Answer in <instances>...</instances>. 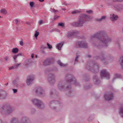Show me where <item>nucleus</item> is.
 I'll list each match as a JSON object with an SVG mask.
<instances>
[{
    "instance_id": "35",
    "label": "nucleus",
    "mask_w": 123,
    "mask_h": 123,
    "mask_svg": "<svg viewBox=\"0 0 123 123\" xmlns=\"http://www.w3.org/2000/svg\"><path fill=\"white\" fill-rule=\"evenodd\" d=\"M18 50V49L17 48H13L12 50V52L14 53H17Z\"/></svg>"
},
{
    "instance_id": "52",
    "label": "nucleus",
    "mask_w": 123,
    "mask_h": 123,
    "mask_svg": "<svg viewBox=\"0 0 123 123\" xmlns=\"http://www.w3.org/2000/svg\"><path fill=\"white\" fill-rule=\"evenodd\" d=\"M20 44L21 46L23 45V42L22 41H21L20 42Z\"/></svg>"
},
{
    "instance_id": "62",
    "label": "nucleus",
    "mask_w": 123,
    "mask_h": 123,
    "mask_svg": "<svg viewBox=\"0 0 123 123\" xmlns=\"http://www.w3.org/2000/svg\"><path fill=\"white\" fill-rule=\"evenodd\" d=\"M117 45L118 46L119 48L120 49L121 48V47H120V45L118 43L117 44Z\"/></svg>"
},
{
    "instance_id": "64",
    "label": "nucleus",
    "mask_w": 123,
    "mask_h": 123,
    "mask_svg": "<svg viewBox=\"0 0 123 123\" xmlns=\"http://www.w3.org/2000/svg\"><path fill=\"white\" fill-rule=\"evenodd\" d=\"M8 84V83L7 82V83L6 84H5V85L6 86H7V85Z\"/></svg>"
},
{
    "instance_id": "32",
    "label": "nucleus",
    "mask_w": 123,
    "mask_h": 123,
    "mask_svg": "<svg viewBox=\"0 0 123 123\" xmlns=\"http://www.w3.org/2000/svg\"><path fill=\"white\" fill-rule=\"evenodd\" d=\"M49 62L50 64L53 63H54V60L53 58H49L48 59Z\"/></svg>"
},
{
    "instance_id": "40",
    "label": "nucleus",
    "mask_w": 123,
    "mask_h": 123,
    "mask_svg": "<svg viewBox=\"0 0 123 123\" xmlns=\"http://www.w3.org/2000/svg\"><path fill=\"white\" fill-rule=\"evenodd\" d=\"M47 45L48 48L49 49H51L52 48V46L51 45L49 44L48 43H47Z\"/></svg>"
},
{
    "instance_id": "8",
    "label": "nucleus",
    "mask_w": 123,
    "mask_h": 123,
    "mask_svg": "<svg viewBox=\"0 0 123 123\" xmlns=\"http://www.w3.org/2000/svg\"><path fill=\"white\" fill-rule=\"evenodd\" d=\"M33 91L36 94L39 95L41 96H43L45 95L44 90L40 86H38L35 88L33 89Z\"/></svg>"
},
{
    "instance_id": "12",
    "label": "nucleus",
    "mask_w": 123,
    "mask_h": 123,
    "mask_svg": "<svg viewBox=\"0 0 123 123\" xmlns=\"http://www.w3.org/2000/svg\"><path fill=\"white\" fill-rule=\"evenodd\" d=\"M100 75L102 78H105L108 79L110 78V74L107 71V70L104 69L101 71V73Z\"/></svg>"
},
{
    "instance_id": "25",
    "label": "nucleus",
    "mask_w": 123,
    "mask_h": 123,
    "mask_svg": "<svg viewBox=\"0 0 123 123\" xmlns=\"http://www.w3.org/2000/svg\"><path fill=\"white\" fill-rule=\"evenodd\" d=\"M81 16L84 18V19L86 21V20H90V16L87 15H85Z\"/></svg>"
},
{
    "instance_id": "29",
    "label": "nucleus",
    "mask_w": 123,
    "mask_h": 123,
    "mask_svg": "<svg viewBox=\"0 0 123 123\" xmlns=\"http://www.w3.org/2000/svg\"><path fill=\"white\" fill-rule=\"evenodd\" d=\"M57 63L61 67H65L67 65L66 64H64L62 63L60 60L57 61Z\"/></svg>"
},
{
    "instance_id": "16",
    "label": "nucleus",
    "mask_w": 123,
    "mask_h": 123,
    "mask_svg": "<svg viewBox=\"0 0 123 123\" xmlns=\"http://www.w3.org/2000/svg\"><path fill=\"white\" fill-rule=\"evenodd\" d=\"M93 81L94 83L96 84H98L100 82V80L98 78L97 75H95L93 77Z\"/></svg>"
},
{
    "instance_id": "21",
    "label": "nucleus",
    "mask_w": 123,
    "mask_h": 123,
    "mask_svg": "<svg viewBox=\"0 0 123 123\" xmlns=\"http://www.w3.org/2000/svg\"><path fill=\"white\" fill-rule=\"evenodd\" d=\"M114 75L115 78H113L112 80L113 82L116 79V78H122L123 77V76L120 74L116 73Z\"/></svg>"
},
{
    "instance_id": "2",
    "label": "nucleus",
    "mask_w": 123,
    "mask_h": 123,
    "mask_svg": "<svg viewBox=\"0 0 123 123\" xmlns=\"http://www.w3.org/2000/svg\"><path fill=\"white\" fill-rule=\"evenodd\" d=\"M65 81L61 80L59 81L57 87L61 91H67L66 94L69 96H72V93L70 90L71 87L70 86H66V84Z\"/></svg>"
},
{
    "instance_id": "6",
    "label": "nucleus",
    "mask_w": 123,
    "mask_h": 123,
    "mask_svg": "<svg viewBox=\"0 0 123 123\" xmlns=\"http://www.w3.org/2000/svg\"><path fill=\"white\" fill-rule=\"evenodd\" d=\"M31 101L33 104L39 108L42 109L45 107L44 103L39 99L37 98H33L32 99Z\"/></svg>"
},
{
    "instance_id": "43",
    "label": "nucleus",
    "mask_w": 123,
    "mask_h": 123,
    "mask_svg": "<svg viewBox=\"0 0 123 123\" xmlns=\"http://www.w3.org/2000/svg\"><path fill=\"white\" fill-rule=\"evenodd\" d=\"M20 64V63L14 66V69L17 68Z\"/></svg>"
},
{
    "instance_id": "54",
    "label": "nucleus",
    "mask_w": 123,
    "mask_h": 123,
    "mask_svg": "<svg viewBox=\"0 0 123 123\" xmlns=\"http://www.w3.org/2000/svg\"><path fill=\"white\" fill-rule=\"evenodd\" d=\"M42 22H43V21L42 20H41L39 21V22H38V23H39V24H40V25L42 23Z\"/></svg>"
},
{
    "instance_id": "11",
    "label": "nucleus",
    "mask_w": 123,
    "mask_h": 123,
    "mask_svg": "<svg viewBox=\"0 0 123 123\" xmlns=\"http://www.w3.org/2000/svg\"><path fill=\"white\" fill-rule=\"evenodd\" d=\"M47 80L49 84H53L55 81V77L54 74L51 73L49 74L47 77Z\"/></svg>"
},
{
    "instance_id": "17",
    "label": "nucleus",
    "mask_w": 123,
    "mask_h": 123,
    "mask_svg": "<svg viewBox=\"0 0 123 123\" xmlns=\"http://www.w3.org/2000/svg\"><path fill=\"white\" fill-rule=\"evenodd\" d=\"M57 102L55 100H51L49 104V106L50 107L53 109L55 108V106Z\"/></svg>"
},
{
    "instance_id": "49",
    "label": "nucleus",
    "mask_w": 123,
    "mask_h": 123,
    "mask_svg": "<svg viewBox=\"0 0 123 123\" xmlns=\"http://www.w3.org/2000/svg\"><path fill=\"white\" fill-rule=\"evenodd\" d=\"M14 23H15L16 24H17L18 23V21L17 19H15L14 21Z\"/></svg>"
},
{
    "instance_id": "24",
    "label": "nucleus",
    "mask_w": 123,
    "mask_h": 123,
    "mask_svg": "<svg viewBox=\"0 0 123 123\" xmlns=\"http://www.w3.org/2000/svg\"><path fill=\"white\" fill-rule=\"evenodd\" d=\"M63 43L62 42H61L60 43L57 44L56 45V47L59 50H60L61 48L63 45Z\"/></svg>"
},
{
    "instance_id": "42",
    "label": "nucleus",
    "mask_w": 123,
    "mask_h": 123,
    "mask_svg": "<svg viewBox=\"0 0 123 123\" xmlns=\"http://www.w3.org/2000/svg\"><path fill=\"white\" fill-rule=\"evenodd\" d=\"M79 55H76V57L75 58V63H74V64H75V63H76V62L78 60L77 59L79 57Z\"/></svg>"
},
{
    "instance_id": "18",
    "label": "nucleus",
    "mask_w": 123,
    "mask_h": 123,
    "mask_svg": "<svg viewBox=\"0 0 123 123\" xmlns=\"http://www.w3.org/2000/svg\"><path fill=\"white\" fill-rule=\"evenodd\" d=\"M116 9L119 11H123V5L122 4L116 6H115Z\"/></svg>"
},
{
    "instance_id": "46",
    "label": "nucleus",
    "mask_w": 123,
    "mask_h": 123,
    "mask_svg": "<svg viewBox=\"0 0 123 123\" xmlns=\"http://www.w3.org/2000/svg\"><path fill=\"white\" fill-rule=\"evenodd\" d=\"M91 87L90 86H85V88L86 89H88L90 88Z\"/></svg>"
},
{
    "instance_id": "48",
    "label": "nucleus",
    "mask_w": 123,
    "mask_h": 123,
    "mask_svg": "<svg viewBox=\"0 0 123 123\" xmlns=\"http://www.w3.org/2000/svg\"><path fill=\"white\" fill-rule=\"evenodd\" d=\"M12 90L14 93H17L18 91L16 89H12Z\"/></svg>"
},
{
    "instance_id": "39",
    "label": "nucleus",
    "mask_w": 123,
    "mask_h": 123,
    "mask_svg": "<svg viewBox=\"0 0 123 123\" xmlns=\"http://www.w3.org/2000/svg\"><path fill=\"white\" fill-rule=\"evenodd\" d=\"M65 24L62 22H61L59 23L58 24V26L62 27H64V26Z\"/></svg>"
},
{
    "instance_id": "19",
    "label": "nucleus",
    "mask_w": 123,
    "mask_h": 123,
    "mask_svg": "<svg viewBox=\"0 0 123 123\" xmlns=\"http://www.w3.org/2000/svg\"><path fill=\"white\" fill-rule=\"evenodd\" d=\"M28 119L25 117H24L22 118L21 119V123H28Z\"/></svg>"
},
{
    "instance_id": "50",
    "label": "nucleus",
    "mask_w": 123,
    "mask_h": 123,
    "mask_svg": "<svg viewBox=\"0 0 123 123\" xmlns=\"http://www.w3.org/2000/svg\"><path fill=\"white\" fill-rule=\"evenodd\" d=\"M79 12V11L78 10H75L73 11L72 12V13L73 14H74L77 13Z\"/></svg>"
},
{
    "instance_id": "3",
    "label": "nucleus",
    "mask_w": 123,
    "mask_h": 123,
    "mask_svg": "<svg viewBox=\"0 0 123 123\" xmlns=\"http://www.w3.org/2000/svg\"><path fill=\"white\" fill-rule=\"evenodd\" d=\"M96 59H100L105 64H107L109 62L112 61L113 58L110 55H106L105 53L101 52L99 56H96L95 57Z\"/></svg>"
},
{
    "instance_id": "13",
    "label": "nucleus",
    "mask_w": 123,
    "mask_h": 123,
    "mask_svg": "<svg viewBox=\"0 0 123 123\" xmlns=\"http://www.w3.org/2000/svg\"><path fill=\"white\" fill-rule=\"evenodd\" d=\"M113 97V95L112 92L106 93L104 95L105 99L108 101H109L112 99Z\"/></svg>"
},
{
    "instance_id": "23",
    "label": "nucleus",
    "mask_w": 123,
    "mask_h": 123,
    "mask_svg": "<svg viewBox=\"0 0 123 123\" xmlns=\"http://www.w3.org/2000/svg\"><path fill=\"white\" fill-rule=\"evenodd\" d=\"M73 33L72 32V31H69L68 32L67 35L68 37L69 38H71L74 36Z\"/></svg>"
},
{
    "instance_id": "34",
    "label": "nucleus",
    "mask_w": 123,
    "mask_h": 123,
    "mask_svg": "<svg viewBox=\"0 0 123 123\" xmlns=\"http://www.w3.org/2000/svg\"><path fill=\"white\" fill-rule=\"evenodd\" d=\"M72 32L73 33V35L74 36H77L79 34V32L75 30L74 31H72Z\"/></svg>"
},
{
    "instance_id": "27",
    "label": "nucleus",
    "mask_w": 123,
    "mask_h": 123,
    "mask_svg": "<svg viewBox=\"0 0 123 123\" xmlns=\"http://www.w3.org/2000/svg\"><path fill=\"white\" fill-rule=\"evenodd\" d=\"M119 61L122 68L123 69V56L120 57Z\"/></svg>"
},
{
    "instance_id": "37",
    "label": "nucleus",
    "mask_w": 123,
    "mask_h": 123,
    "mask_svg": "<svg viewBox=\"0 0 123 123\" xmlns=\"http://www.w3.org/2000/svg\"><path fill=\"white\" fill-rule=\"evenodd\" d=\"M30 5L31 7L32 8L34 7L35 4L33 2L31 1L30 3Z\"/></svg>"
},
{
    "instance_id": "31",
    "label": "nucleus",
    "mask_w": 123,
    "mask_h": 123,
    "mask_svg": "<svg viewBox=\"0 0 123 123\" xmlns=\"http://www.w3.org/2000/svg\"><path fill=\"white\" fill-rule=\"evenodd\" d=\"M43 64L44 65L46 66L50 65L48 59L45 60L43 62Z\"/></svg>"
},
{
    "instance_id": "4",
    "label": "nucleus",
    "mask_w": 123,
    "mask_h": 123,
    "mask_svg": "<svg viewBox=\"0 0 123 123\" xmlns=\"http://www.w3.org/2000/svg\"><path fill=\"white\" fill-rule=\"evenodd\" d=\"M99 65L96 62L89 63L86 67L87 69L95 73L98 72L99 70Z\"/></svg>"
},
{
    "instance_id": "55",
    "label": "nucleus",
    "mask_w": 123,
    "mask_h": 123,
    "mask_svg": "<svg viewBox=\"0 0 123 123\" xmlns=\"http://www.w3.org/2000/svg\"><path fill=\"white\" fill-rule=\"evenodd\" d=\"M58 16H55L54 18V20H55L57 18H58Z\"/></svg>"
},
{
    "instance_id": "60",
    "label": "nucleus",
    "mask_w": 123,
    "mask_h": 123,
    "mask_svg": "<svg viewBox=\"0 0 123 123\" xmlns=\"http://www.w3.org/2000/svg\"><path fill=\"white\" fill-rule=\"evenodd\" d=\"M33 55H34V54H32L31 55V57L32 58H33V57H34Z\"/></svg>"
},
{
    "instance_id": "26",
    "label": "nucleus",
    "mask_w": 123,
    "mask_h": 123,
    "mask_svg": "<svg viewBox=\"0 0 123 123\" xmlns=\"http://www.w3.org/2000/svg\"><path fill=\"white\" fill-rule=\"evenodd\" d=\"M106 16H102L99 19H96V20L97 21L100 22L105 19Z\"/></svg>"
},
{
    "instance_id": "61",
    "label": "nucleus",
    "mask_w": 123,
    "mask_h": 123,
    "mask_svg": "<svg viewBox=\"0 0 123 123\" xmlns=\"http://www.w3.org/2000/svg\"><path fill=\"white\" fill-rule=\"evenodd\" d=\"M87 57H91V55H87Z\"/></svg>"
},
{
    "instance_id": "15",
    "label": "nucleus",
    "mask_w": 123,
    "mask_h": 123,
    "mask_svg": "<svg viewBox=\"0 0 123 123\" xmlns=\"http://www.w3.org/2000/svg\"><path fill=\"white\" fill-rule=\"evenodd\" d=\"M7 93L5 91H2L0 92V99L5 98L7 96Z\"/></svg>"
},
{
    "instance_id": "44",
    "label": "nucleus",
    "mask_w": 123,
    "mask_h": 123,
    "mask_svg": "<svg viewBox=\"0 0 123 123\" xmlns=\"http://www.w3.org/2000/svg\"><path fill=\"white\" fill-rule=\"evenodd\" d=\"M18 57V55H14L13 56V58H14V60L15 62H16L15 61V60Z\"/></svg>"
},
{
    "instance_id": "63",
    "label": "nucleus",
    "mask_w": 123,
    "mask_h": 123,
    "mask_svg": "<svg viewBox=\"0 0 123 123\" xmlns=\"http://www.w3.org/2000/svg\"><path fill=\"white\" fill-rule=\"evenodd\" d=\"M39 0L41 2H42L44 1V0Z\"/></svg>"
},
{
    "instance_id": "10",
    "label": "nucleus",
    "mask_w": 123,
    "mask_h": 123,
    "mask_svg": "<svg viewBox=\"0 0 123 123\" xmlns=\"http://www.w3.org/2000/svg\"><path fill=\"white\" fill-rule=\"evenodd\" d=\"M76 47L80 48H87L88 45L87 43L85 41H80L76 42Z\"/></svg>"
},
{
    "instance_id": "53",
    "label": "nucleus",
    "mask_w": 123,
    "mask_h": 123,
    "mask_svg": "<svg viewBox=\"0 0 123 123\" xmlns=\"http://www.w3.org/2000/svg\"><path fill=\"white\" fill-rule=\"evenodd\" d=\"M12 69H14V66H12L11 67H9V70H11Z\"/></svg>"
},
{
    "instance_id": "33",
    "label": "nucleus",
    "mask_w": 123,
    "mask_h": 123,
    "mask_svg": "<svg viewBox=\"0 0 123 123\" xmlns=\"http://www.w3.org/2000/svg\"><path fill=\"white\" fill-rule=\"evenodd\" d=\"M0 12L1 13L5 15L6 14L7 12L6 11L5 9H1L0 11Z\"/></svg>"
},
{
    "instance_id": "47",
    "label": "nucleus",
    "mask_w": 123,
    "mask_h": 123,
    "mask_svg": "<svg viewBox=\"0 0 123 123\" xmlns=\"http://www.w3.org/2000/svg\"><path fill=\"white\" fill-rule=\"evenodd\" d=\"M4 59L5 61L7 62H8V59H9V57L8 56H6L5 57Z\"/></svg>"
},
{
    "instance_id": "1",
    "label": "nucleus",
    "mask_w": 123,
    "mask_h": 123,
    "mask_svg": "<svg viewBox=\"0 0 123 123\" xmlns=\"http://www.w3.org/2000/svg\"><path fill=\"white\" fill-rule=\"evenodd\" d=\"M96 38L97 40L96 42L93 43V45L98 48L103 47H106L108 44L111 41L112 39L107 34L105 31L102 30L99 31L92 36L91 39Z\"/></svg>"
},
{
    "instance_id": "20",
    "label": "nucleus",
    "mask_w": 123,
    "mask_h": 123,
    "mask_svg": "<svg viewBox=\"0 0 123 123\" xmlns=\"http://www.w3.org/2000/svg\"><path fill=\"white\" fill-rule=\"evenodd\" d=\"M111 16L110 18L111 20L112 21H114L116 20L118 18V16L117 15L113 14L112 15H111Z\"/></svg>"
},
{
    "instance_id": "22",
    "label": "nucleus",
    "mask_w": 123,
    "mask_h": 123,
    "mask_svg": "<svg viewBox=\"0 0 123 123\" xmlns=\"http://www.w3.org/2000/svg\"><path fill=\"white\" fill-rule=\"evenodd\" d=\"M11 123H19L18 121L17 118L13 117L10 121Z\"/></svg>"
},
{
    "instance_id": "58",
    "label": "nucleus",
    "mask_w": 123,
    "mask_h": 123,
    "mask_svg": "<svg viewBox=\"0 0 123 123\" xmlns=\"http://www.w3.org/2000/svg\"><path fill=\"white\" fill-rule=\"evenodd\" d=\"M42 48L43 49H46L47 47L46 46H43Z\"/></svg>"
},
{
    "instance_id": "56",
    "label": "nucleus",
    "mask_w": 123,
    "mask_h": 123,
    "mask_svg": "<svg viewBox=\"0 0 123 123\" xmlns=\"http://www.w3.org/2000/svg\"><path fill=\"white\" fill-rule=\"evenodd\" d=\"M114 1H122L123 0H113Z\"/></svg>"
},
{
    "instance_id": "30",
    "label": "nucleus",
    "mask_w": 123,
    "mask_h": 123,
    "mask_svg": "<svg viewBox=\"0 0 123 123\" xmlns=\"http://www.w3.org/2000/svg\"><path fill=\"white\" fill-rule=\"evenodd\" d=\"M56 90L54 89H51L50 92V95L51 96L55 92Z\"/></svg>"
},
{
    "instance_id": "36",
    "label": "nucleus",
    "mask_w": 123,
    "mask_h": 123,
    "mask_svg": "<svg viewBox=\"0 0 123 123\" xmlns=\"http://www.w3.org/2000/svg\"><path fill=\"white\" fill-rule=\"evenodd\" d=\"M120 114L122 117H123V108L121 107L120 109Z\"/></svg>"
},
{
    "instance_id": "59",
    "label": "nucleus",
    "mask_w": 123,
    "mask_h": 123,
    "mask_svg": "<svg viewBox=\"0 0 123 123\" xmlns=\"http://www.w3.org/2000/svg\"><path fill=\"white\" fill-rule=\"evenodd\" d=\"M17 55H18V56L19 55H22V54L21 53H20L18 54Z\"/></svg>"
},
{
    "instance_id": "38",
    "label": "nucleus",
    "mask_w": 123,
    "mask_h": 123,
    "mask_svg": "<svg viewBox=\"0 0 123 123\" xmlns=\"http://www.w3.org/2000/svg\"><path fill=\"white\" fill-rule=\"evenodd\" d=\"M50 11L52 12H54L55 13H56L58 12V11L57 10H55L54 9H51Z\"/></svg>"
},
{
    "instance_id": "45",
    "label": "nucleus",
    "mask_w": 123,
    "mask_h": 123,
    "mask_svg": "<svg viewBox=\"0 0 123 123\" xmlns=\"http://www.w3.org/2000/svg\"><path fill=\"white\" fill-rule=\"evenodd\" d=\"M36 110L35 109H32L31 110V113L32 114H34Z\"/></svg>"
},
{
    "instance_id": "7",
    "label": "nucleus",
    "mask_w": 123,
    "mask_h": 123,
    "mask_svg": "<svg viewBox=\"0 0 123 123\" xmlns=\"http://www.w3.org/2000/svg\"><path fill=\"white\" fill-rule=\"evenodd\" d=\"M86 22L84 18L80 16L76 21L72 24V25L75 27H80L82 26L83 24Z\"/></svg>"
},
{
    "instance_id": "41",
    "label": "nucleus",
    "mask_w": 123,
    "mask_h": 123,
    "mask_svg": "<svg viewBox=\"0 0 123 123\" xmlns=\"http://www.w3.org/2000/svg\"><path fill=\"white\" fill-rule=\"evenodd\" d=\"M39 33L38 32H37V31H36L35 32V37L37 39V36L39 35Z\"/></svg>"
},
{
    "instance_id": "5",
    "label": "nucleus",
    "mask_w": 123,
    "mask_h": 123,
    "mask_svg": "<svg viewBox=\"0 0 123 123\" xmlns=\"http://www.w3.org/2000/svg\"><path fill=\"white\" fill-rule=\"evenodd\" d=\"M65 79L67 83H71L74 84L75 86L79 85V83L76 81V79L71 74H67L65 76Z\"/></svg>"
},
{
    "instance_id": "28",
    "label": "nucleus",
    "mask_w": 123,
    "mask_h": 123,
    "mask_svg": "<svg viewBox=\"0 0 123 123\" xmlns=\"http://www.w3.org/2000/svg\"><path fill=\"white\" fill-rule=\"evenodd\" d=\"M13 85L15 86H18V82L17 80H13L12 82Z\"/></svg>"
},
{
    "instance_id": "14",
    "label": "nucleus",
    "mask_w": 123,
    "mask_h": 123,
    "mask_svg": "<svg viewBox=\"0 0 123 123\" xmlns=\"http://www.w3.org/2000/svg\"><path fill=\"white\" fill-rule=\"evenodd\" d=\"M34 76L33 75H31L29 76L26 80V82L28 85L31 84L34 79Z\"/></svg>"
},
{
    "instance_id": "51",
    "label": "nucleus",
    "mask_w": 123,
    "mask_h": 123,
    "mask_svg": "<svg viewBox=\"0 0 123 123\" xmlns=\"http://www.w3.org/2000/svg\"><path fill=\"white\" fill-rule=\"evenodd\" d=\"M92 11L91 10H89L86 11V12L88 13H90L92 12Z\"/></svg>"
},
{
    "instance_id": "57",
    "label": "nucleus",
    "mask_w": 123,
    "mask_h": 123,
    "mask_svg": "<svg viewBox=\"0 0 123 123\" xmlns=\"http://www.w3.org/2000/svg\"><path fill=\"white\" fill-rule=\"evenodd\" d=\"M17 87L19 88H21L22 87V86L19 85L18 84V86H17Z\"/></svg>"
},
{
    "instance_id": "9",
    "label": "nucleus",
    "mask_w": 123,
    "mask_h": 123,
    "mask_svg": "<svg viewBox=\"0 0 123 123\" xmlns=\"http://www.w3.org/2000/svg\"><path fill=\"white\" fill-rule=\"evenodd\" d=\"M13 111V110L12 106L9 105H6L2 107L0 112L2 114L5 111L7 113H10L12 112Z\"/></svg>"
}]
</instances>
